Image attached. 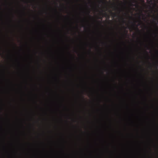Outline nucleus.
Wrapping results in <instances>:
<instances>
[{
  "label": "nucleus",
  "mask_w": 158,
  "mask_h": 158,
  "mask_svg": "<svg viewBox=\"0 0 158 158\" xmlns=\"http://www.w3.org/2000/svg\"><path fill=\"white\" fill-rule=\"evenodd\" d=\"M114 10H117L118 11V13H119L121 12V11L123 10L121 8H119L115 6H114Z\"/></svg>",
  "instance_id": "obj_1"
},
{
  "label": "nucleus",
  "mask_w": 158,
  "mask_h": 158,
  "mask_svg": "<svg viewBox=\"0 0 158 158\" xmlns=\"http://www.w3.org/2000/svg\"><path fill=\"white\" fill-rule=\"evenodd\" d=\"M8 22L7 23V24L9 26H11L10 23L11 22H12L13 21L12 19V18H10V16L9 15L8 16Z\"/></svg>",
  "instance_id": "obj_2"
},
{
  "label": "nucleus",
  "mask_w": 158,
  "mask_h": 158,
  "mask_svg": "<svg viewBox=\"0 0 158 158\" xmlns=\"http://www.w3.org/2000/svg\"><path fill=\"white\" fill-rule=\"evenodd\" d=\"M8 54L7 55V58L8 59H9L11 58V55H10V51L9 49H8Z\"/></svg>",
  "instance_id": "obj_3"
},
{
  "label": "nucleus",
  "mask_w": 158,
  "mask_h": 158,
  "mask_svg": "<svg viewBox=\"0 0 158 158\" xmlns=\"http://www.w3.org/2000/svg\"><path fill=\"white\" fill-rule=\"evenodd\" d=\"M7 37L8 40H9V41L8 42L7 44H8V45H10V38L9 36L8 35V34H7Z\"/></svg>",
  "instance_id": "obj_4"
},
{
  "label": "nucleus",
  "mask_w": 158,
  "mask_h": 158,
  "mask_svg": "<svg viewBox=\"0 0 158 158\" xmlns=\"http://www.w3.org/2000/svg\"><path fill=\"white\" fill-rule=\"evenodd\" d=\"M110 12L111 14V15L113 16V17H115L116 16L115 13L112 12V11L111 10H110Z\"/></svg>",
  "instance_id": "obj_5"
},
{
  "label": "nucleus",
  "mask_w": 158,
  "mask_h": 158,
  "mask_svg": "<svg viewBox=\"0 0 158 158\" xmlns=\"http://www.w3.org/2000/svg\"><path fill=\"white\" fill-rule=\"evenodd\" d=\"M7 81L8 83L9 84H12V82L10 81V79H7Z\"/></svg>",
  "instance_id": "obj_6"
},
{
  "label": "nucleus",
  "mask_w": 158,
  "mask_h": 158,
  "mask_svg": "<svg viewBox=\"0 0 158 158\" xmlns=\"http://www.w3.org/2000/svg\"><path fill=\"white\" fill-rule=\"evenodd\" d=\"M7 154H8V157L9 158H10L11 157V156H10V153L8 151H7Z\"/></svg>",
  "instance_id": "obj_7"
},
{
  "label": "nucleus",
  "mask_w": 158,
  "mask_h": 158,
  "mask_svg": "<svg viewBox=\"0 0 158 158\" xmlns=\"http://www.w3.org/2000/svg\"><path fill=\"white\" fill-rule=\"evenodd\" d=\"M124 14L125 16L128 15L129 16V17L130 18H131L130 16L129 15L128 13H124Z\"/></svg>",
  "instance_id": "obj_8"
},
{
  "label": "nucleus",
  "mask_w": 158,
  "mask_h": 158,
  "mask_svg": "<svg viewBox=\"0 0 158 158\" xmlns=\"http://www.w3.org/2000/svg\"><path fill=\"white\" fill-rule=\"evenodd\" d=\"M7 119L8 121V123L10 124V119L8 117H7Z\"/></svg>",
  "instance_id": "obj_9"
},
{
  "label": "nucleus",
  "mask_w": 158,
  "mask_h": 158,
  "mask_svg": "<svg viewBox=\"0 0 158 158\" xmlns=\"http://www.w3.org/2000/svg\"><path fill=\"white\" fill-rule=\"evenodd\" d=\"M7 9L8 10H13V8H9L7 6Z\"/></svg>",
  "instance_id": "obj_10"
},
{
  "label": "nucleus",
  "mask_w": 158,
  "mask_h": 158,
  "mask_svg": "<svg viewBox=\"0 0 158 158\" xmlns=\"http://www.w3.org/2000/svg\"><path fill=\"white\" fill-rule=\"evenodd\" d=\"M122 19H123V20H122V21H123V23H124L125 22V20H124V19L123 18V17H122Z\"/></svg>",
  "instance_id": "obj_11"
},
{
  "label": "nucleus",
  "mask_w": 158,
  "mask_h": 158,
  "mask_svg": "<svg viewBox=\"0 0 158 158\" xmlns=\"http://www.w3.org/2000/svg\"><path fill=\"white\" fill-rule=\"evenodd\" d=\"M154 20H157L158 19L157 17H156L154 18Z\"/></svg>",
  "instance_id": "obj_12"
},
{
  "label": "nucleus",
  "mask_w": 158,
  "mask_h": 158,
  "mask_svg": "<svg viewBox=\"0 0 158 158\" xmlns=\"http://www.w3.org/2000/svg\"><path fill=\"white\" fill-rule=\"evenodd\" d=\"M90 13V11H88V15H89V14Z\"/></svg>",
  "instance_id": "obj_13"
},
{
  "label": "nucleus",
  "mask_w": 158,
  "mask_h": 158,
  "mask_svg": "<svg viewBox=\"0 0 158 158\" xmlns=\"http://www.w3.org/2000/svg\"><path fill=\"white\" fill-rule=\"evenodd\" d=\"M98 22L100 23V24H101V23H101V21H98Z\"/></svg>",
  "instance_id": "obj_14"
},
{
  "label": "nucleus",
  "mask_w": 158,
  "mask_h": 158,
  "mask_svg": "<svg viewBox=\"0 0 158 158\" xmlns=\"http://www.w3.org/2000/svg\"><path fill=\"white\" fill-rule=\"evenodd\" d=\"M7 4H9L11 6V3H9V2H7Z\"/></svg>",
  "instance_id": "obj_15"
},
{
  "label": "nucleus",
  "mask_w": 158,
  "mask_h": 158,
  "mask_svg": "<svg viewBox=\"0 0 158 158\" xmlns=\"http://www.w3.org/2000/svg\"><path fill=\"white\" fill-rule=\"evenodd\" d=\"M134 25H135V26H136V27L137 28V27L138 26L136 25V24L135 23H134Z\"/></svg>",
  "instance_id": "obj_16"
},
{
  "label": "nucleus",
  "mask_w": 158,
  "mask_h": 158,
  "mask_svg": "<svg viewBox=\"0 0 158 158\" xmlns=\"http://www.w3.org/2000/svg\"><path fill=\"white\" fill-rule=\"evenodd\" d=\"M9 104H10V106H11V104L10 102H9Z\"/></svg>",
  "instance_id": "obj_17"
},
{
  "label": "nucleus",
  "mask_w": 158,
  "mask_h": 158,
  "mask_svg": "<svg viewBox=\"0 0 158 158\" xmlns=\"http://www.w3.org/2000/svg\"><path fill=\"white\" fill-rule=\"evenodd\" d=\"M8 73L9 74H10V72H9V69H8Z\"/></svg>",
  "instance_id": "obj_18"
},
{
  "label": "nucleus",
  "mask_w": 158,
  "mask_h": 158,
  "mask_svg": "<svg viewBox=\"0 0 158 158\" xmlns=\"http://www.w3.org/2000/svg\"><path fill=\"white\" fill-rule=\"evenodd\" d=\"M8 94H10V91H8Z\"/></svg>",
  "instance_id": "obj_19"
},
{
  "label": "nucleus",
  "mask_w": 158,
  "mask_h": 158,
  "mask_svg": "<svg viewBox=\"0 0 158 158\" xmlns=\"http://www.w3.org/2000/svg\"><path fill=\"white\" fill-rule=\"evenodd\" d=\"M12 43L14 44V45H16V44H14V43L13 42Z\"/></svg>",
  "instance_id": "obj_20"
},
{
  "label": "nucleus",
  "mask_w": 158,
  "mask_h": 158,
  "mask_svg": "<svg viewBox=\"0 0 158 158\" xmlns=\"http://www.w3.org/2000/svg\"><path fill=\"white\" fill-rule=\"evenodd\" d=\"M139 21H140V22H141V20H140V19L139 20Z\"/></svg>",
  "instance_id": "obj_21"
},
{
  "label": "nucleus",
  "mask_w": 158,
  "mask_h": 158,
  "mask_svg": "<svg viewBox=\"0 0 158 158\" xmlns=\"http://www.w3.org/2000/svg\"><path fill=\"white\" fill-rule=\"evenodd\" d=\"M158 65H157V67H156V68H158Z\"/></svg>",
  "instance_id": "obj_22"
},
{
  "label": "nucleus",
  "mask_w": 158,
  "mask_h": 158,
  "mask_svg": "<svg viewBox=\"0 0 158 158\" xmlns=\"http://www.w3.org/2000/svg\"><path fill=\"white\" fill-rule=\"evenodd\" d=\"M105 14H106V15H107L106 13H105Z\"/></svg>",
  "instance_id": "obj_23"
},
{
  "label": "nucleus",
  "mask_w": 158,
  "mask_h": 158,
  "mask_svg": "<svg viewBox=\"0 0 158 158\" xmlns=\"http://www.w3.org/2000/svg\"><path fill=\"white\" fill-rule=\"evenodd\" d=\"M101 20H102V18H101Z\"/></svg>",
  "instance_id": "obj_24"
},
{
  "label": "nucleus",
  "mask_w": 158,
  "mask_h": 158,
  "mask_svg": "<svg viewBox=\"0 0 158 158\" xmlns=\"http://www.w3.org/2000/svg\"><path fill=\"white\" fill-rule=\"evenodd\" d=\"M90 52H91V50H90Z\"/></svg>",
  "instance_id": "obj_25"
},
{
  "label": "nucleus",
  "mask_w": 158,
  "mask_h": 158,
  "mask_svg": "<svg viewBox=\"0 0 158 158\" xmlns=\"http://www.w3.org/2000/svg\"><path fill=\"white\" fill-rule=\"evenodd\" d=\"M108 19H109V16H108Z\"/></svg>",
  "instance_id": "obj_26"
},
{
  "label": "nucleus",
  "mask_w": 158,
  "mask_h": 158,
  "mask_svg": "<svg viewBox=\"0 0 158 158\" xmlns=\"http://www.w3.org/2000/svg\"><path fill=\"white\" fill-rule=\"evenodd\" d=\"M150 64H151V63H149Z\"/></svg>",
  "instance_id": "obj_27"
}]
</instances>
